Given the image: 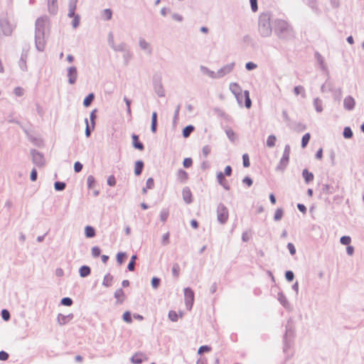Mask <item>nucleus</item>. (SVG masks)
I'll return each mask as SVG.
<instances>
[{
    "instance_id": "nucleus-1",
    "label": "nucleus",
    "mask_w": 364,
    "mask_h": 364,
    "mask_svg": "<svg viewBox=\"0 0 364 364\" xmlns=\"http://www.w3.org/2000/svg\"><path fill=\"white\" fill-rule=\"evenodd\" d=\"M274 32L277 38L284 42H291L296 38L292 26L287 21L277 18L274 21Z\"/></svg>"
},
{
    "instance_id": "nucleus-2",
    "label": "nucleus",
    "mask_w": 364,
    "mask_h": 364,
    "mask_svg": "<svg viewBox=\"0 0 364 364\" xmlns=\"http://www.w3.org/2000/svg\"><path fill=\"white\" fill-rule=\"evenodd\" d=\"M259 33L262 37H268L272 34V26L271 24V14L262 13L258 19Z\"/></svg>"
},
{
    "instance_id": "nucleus-3",
    "label": "nucleus",
    "mask_w": 364,
    "mask_h": 364,
    "mask_svg": "<svg viewBox=\"0 0 364 364\" xmlns=\"http://www.w3.org/2000/svg\"><path fill=\"white\" fill-rule=\"evenodd\" d=\"M294 338V328L291 323V319L287 321L285 326V333L283 336V351L287 354L291 348Z\"/></svg>"
},
{
    "instance_id": "nucleus-4",
    "label": "nucleus",
    "mask_w": 364,
    "mask_h": 364,
    "mask_svg": "<svg viewBox=\"0 0 364 364\" xmlns=\"http://www.w3.org/2000/svg\"><path fill=\"white\" fill-rule=\"evenodd\" d=\"M35 46L39 52H43L45 50V30L35 29Z\"/></svg>"
},
{
    "instance_id": "nucleus-5",
    "label": "nucleus",
    "mask_w": 364,
    "mask_h": 364,
    "mask_svg": "<svg viewBox=\"0 0 364 364\" xmlns=\"http://www.w3.org/2000/svg\"><path fill=\"white\" fill-rule=\"evenodd\" d=\"M290 151H291V147H290L289 144H286L284 146L282 156L280 159L279 164L276 167L277 171H283L286 169V168L289 162Z\"/></svg>"
},
{
    "instance_id": "nucleus-6",
    "label": "nucleus",
    "mask_w": 364,
    "mask_h": 364,
    "mask_svg": "<svg viewBox=\"0 0 364 364\" xmlns=\"http://www.w3.org/2000/svg\"><path fill=\"white\" fill-rule=\"evenodd\" d=\"M184 301L186 309L191 311L195 301V293L191 287H187L183 289Z\"/></svg>"
},
{
    "instance_id": "nucleus-7",
    "label": "nucleus",
    "mask_w": 364,
    "mask_h": 364,
    "mask_svg": "<svg viewBox=\"0 0 364 364\" xmlns=\"http://www.w3.org/2000/svg\"><path fill=\"white\" fill-rule=\"evenodd\" d=\"M229 217V210L228 208L223 203H220L217 207V220L221 225L227 223Z\"/></svg>"
},
{
    "instance_id": "nucleus-8",
    "label": "nucleus",
    "mask_w": 364,
    "mask_h": 364,
    "mask_svg": "<svg viewBox=\"0 0 364 364\" xmlns=\"http://www.w3.org/2000/svg\"><path fill=\"white\" fill-rule=\"evenodd\" d=\"M152 83L154 92L159 97H163L165 96V90L164 89L162 82H161V76L159 74H154L152 77Z\"/></svg>"
},
{
    "instance_id": "nucleus-9",
    "label": "nucleus",
    "mask_w": 364,
    "mask_h": 364,
    "mask_svg": "<svg viewBox=\"0 0 364 364\" xmlns=\"http://www.w3.org/2000/svg\"><path fill=\"white\" fill-rule=\"evenodd\" d=\"M15 26L11 24L7 17L0 18V30L5 36H11Z\"/></svg>"
},
{
    "instance_id": "nucleus-10",
    "label": "nucleus",
    "mask_w": 364,
    "mask_h": 364,
    "mask_svg": "<svg viewBox=\"0 0 364 364\" xmlns=\"http://www.w3.org/2000/svg\"><path fill=\"white\" fill-rule=\"evenodd\" d=\"M30 154L32 157V162L38 167H42L45 165L46 160L44 154L36 150V149H31Z\"/></svg>"
},
{
    "instance_id": "nucleus-11",
    "label": "nucleus",
    "mask_w": 364,
    "mask_h": 364,
    "mask_svg": "<svg viewBox=\"0 0 364 364\" xmlns=\"http://www.w3.org/2000/svg\"><path fill=\"white\" fill-rule=\"evenodd\" d=\"M77 9V6L75 7H68V17L70 18H73L72 21V27L74 29H76L79 27L80 24V15L75 13V11Z\"/></svg>"
},
{
    "instance_id": "nucleus-12",
    "label": "nucleus",
    "mask_w": 364,
    "mask_h": 364,
    "mask_svg": "<svg viewBox=\"0 0 364 364\" xmlns=\"http://www.w3.org/2000/svg\"><path fill=\"white\" fill-rule=\"evenodd\" d=\"M229 89L231 92L235 95L237 103L242 105V88L237 82H231L229 85Z\"/></svg>"
},
{
    "instance_id": "nucleus-13",
    "label": "nucleus",
    "mask_w": 364,
    "mask_h": 364,
    "mask_svg": "<svg viewBox=\"0 0 364 364\" xmlns=\"http://www.w3.org/2000/svg\"><path fill=\"white\" fill-rule=\"evenodd\" d=\"M29 47L28 46H24L22 49L21 58L18 60V66L22 71H27L26 60L28 58Z\"/></svg>"
},
{
    "instance_id": "nucleus-14",
    "label": "nucleus",
    "mask_w": 364,
    "mask_h": 364,
    "mask_svg": "<svg viewBox=\"0 0 364 364\" xmlns=\"http://www.w3.org/2000/svg\"><path fill=\"white\" fill-rule=\"evenodd\" d=\"M67 77H68V83L70 85L75 84L77 79V69L75 66L72 65L67 69Z\"/></svg>"
},
{
    "instance_id": "nucleus-15",
    "label": "nucleus",
    "mask_w": 364,
    "mask_h": 364,
    "mask_svg": "<svg viewBox=\"0 0 364 364\" xmlns=\"http://www.w3.org/2000/svg\"><path fill=\"white\" fill-rule=\"evenodd\" d=\"M149 359L147 355L141 352L138 351L135 353L131 358H130V362L132 364H141L144 361H146Z\"/></svg>"
},
{
    "instance_id": "nucleus-16",
    "label": "nucleus",
    "mask_w": 364,
    "mask_h": 364,
    "mask_svg": "<svg viewBox=\"0 0 364 364\" xmlns=\"http://www.w3.org/2000/svg\"><path fill=\"white\" fill-rule=\"evenodd\" d=\"M235 66V63L232 62L220 68L217 72L218 79L222 78L225 75L230 73L233 70Z\"/></svg>"
},
{
    "instance_id": "nucleus-17",
    "label": "nucleus",
    "mask_w": 364,
    "mask_h": 364,
    "mask_svg": "<svg viewBox=\"0 0 364 364\" xmlns=\"http://www.w3.org/2000/svg\"><path fill=\"white\" fill-rule=\"evenodd\" d=\"M74 318L73 314H69L68 315H64L61 313H59L57 315V322L60 326H65L68 324L73 318Z\"/></svg>"
},
{
    "instance_id": "nucleus-18",
    "label": "nucleus",
    "mask_w": 364,
    "mask_h": 364,
    "mask_svg": "<svg viewBox=\"0 0 364 364\" xmlns=\"http://www.w3.org/2000/svg\"><path fill=\"white\" fill-rule=\"evenodd\" d=\"M183 199L186 204H191L193 202V196L189 187H184L182 190Z\"/></svg>"
},
{
    "instance_id": "nucleus-19",
    "label": "nucleus",
    "mask_w": 364,
    "mask_h": 364,
    "mask_svg": "<svg viewBox=\"0 0 364 364\" xmlns=\"http://www.w3.org/2000/svg\"><path fill=\"white\" fill-rule=\"evenodd\" d=\"M277 300L285 309L289 310L291 309V304L283 291H280L278 292Z\"/></svg>"
},
{
    "instance_id": "nucleus-20",
    "label": "nucleus",
    "mask_w": 364,
    "mask_h": 364,
    "mask_svg": "<svg viewBox=\"0 0 364 364\" xmlns=\"http://www.w3.org/2000/svg\"><path fill=\"white\" fill-rule=\"evenodd\" d=\"M355 100L351 95H348L344 98L343 107L348 111H351L355 108Z\"/></svg>"
},
{
    "instance_id": "nucleus-21",
    "label": "nucleus",
    "mask_w": 364,
    "mask_h": 364,
    "mask_svg": "<svg viewBox=\"0 0 364 364\" xmlns=\"http://www.w3.org/2000/svg\"><path fill=\"white\" fill-rule=\"evenodd\" d=\"M222 127L224 129V131L227 135V137L232 143H235L236 141L238 140V136H237V133H235L231 127H230L228 126H225V127L223 126Z\"/></svg>"
},
{
    "instance_id": "nucleus-22",
    "label": "nucleus",
    "mask_w": 364,
    "mask_h": 364,
    "mask_svg": "<svg viewBox=\"0 0 364 364\" xmlns=\"http://www.w3.org/2000/svg\"><path fill=\"white\" fill-rule=\"evenodd\" d=\"M132 146L134 149H137L139 151L144 150V144L139 140V135L133 133L132 134Z\"/></svg>"
},
{
    "instance_id": "nucleus-23",
    "label": "nucleus",
    "mask_w": 364,
    "mask_h": 364,
    "mask_svg": "<svg viewBox=\"0 0 364 364\" xmlns=\"http://www.w3.org/2000/svg\"><path fill=\"white\" fill-rule=\"evenodd\" d=\"M114 297L116 299V304H123L126 299V294L123 289H117L114 293Z\"/></svg>"
},
{
    "instance_id": "nucleus-24",
    "label": "nucleus",
    "mask_w": 364,
    "mask_h": 364,
    "mask_svg": "<svg viewBox=\"0 0 364 364\" xmlns=\"http://www.w3.org/2000/svg\"><path fill=\"white\" fill-rule=\"evenodd\" d=\"M216 178H217L218 183L220 186H222L225 190L229 191L230 189V186L228 183L227 180L225 178V176H223V173L222 171L217 172Z\"/></svg>"
},
{
    "instance_id": "nucleus-25",
    "label": "nucleus",
    "mask_w": 364,
    "mask_h": 364,
    "mask_svg": "<svg viewBox=\"0 0 364 364\" xmlns=\"http://www.w3.org/2000/svg\"><path fill=\"white\" fill-rule=\"evenodd\" d=\"M177 179L181 183H186L188 180L189 175L187 171L183 168H179L176 173Z\"/></svg>"
},
{
    "instance_id": "nucleus-26",
    "label": "nucleus",
    "mask_w": 364,
    "mask_h": 364,
    "mask_svg": "<svg viewBox=\"0 0 364 364\" xmlns=\"http://www.w3.org/2000/svg\"><path fill=\"white\" fill-rule=\"evenodd\" d=\"M287 126L292 130L301 132L306 129V126L301 122H291V124H287Z\"/></svg>"
},
{
    "instance_id": "nucleus-27",
    "label": "nucleus",
    "mask_w": 364,
    "mask_h": 364,
    "mask_svg": "<svg viewBox=\"0 0 364 364\" xmlns=\"http://www.w3.org/2000/svg\"><path fill=\"white\" fill-rule=\"evenodd\" d=\"M48 18L47 16H41L36 20L35 29L45 30L46 23L48 21Z\"/></svg>"
},
{
    "instance_id": "nucleus-28",
    "label": "nucleus",
    "mask_w": 364,
    "mask_h": 364,
    "mask_svg": "<svg viewBox=\"0 0 364 364\" xmlns=\"http://www.w3.org/2000/svg\"><path fill=\"white\" fill-rule=\"evenodd\" d=\"M144 168V162L141 159L136 160L134 162V175L136 176H139L142 173Z\"/></svg>"
},
{
    "instance_id": "nucleus-29",
    "label": "nucleus",
    "mask_w": 364,
    "mask_h": 364,
    "mask_svg": "<svg viewBox=\"0 0 364 364\" xmlns=\"http://www.w3.org/2000/svg\"><path fill=\"white\" fill-rule=\"evenodd\" d=\"M301 175L306 184H309L314 179V173L309 171L308 168L303 169Z\"/></svg>"
},
{
    "instance_id": "nucleus-30",
    "label": "nucleus",
    "mask_w": 364,
    "mask_h": 364,
    "mask_svg": "<svg viewBox=\"0 0 364 364\" xmlns=\"http://www.w3.org/2000/svg\"><path fill=\"white\" fill-rule=\"evenodd\" d=\"M57 2L58 0H48V10L52 15H55L58 12V6Z\"/></svg>"
},
{
    "instance_id": "nucleus-31",
    "label": "nucleus",
    "mask_w": 364,
    "mask_h": 364,
    "mask_svg": "<svg viewBox=\"0 0 364 364\" xmlns=\"http://www.w3.org/2000/svg\"><path fill=\"white\" fill-rule=\"evenodd\" d=\"M84 234L86 238H93L96 236V230L93 226L87 225L85 227Z\"/></svg>"
},
{
    "instance_id": "nucleus-32",
    "label": "nucleus",
    "mask_w": 364,
    "mask_h": 364,
    "mask_svg": "<svg viewBox=\"0 0 364 364\" xmlns=\"http://www.w3.org/2000/svg\"><path fill=\"white\" fill-rule=\"evenodd\" d=\"M158 127V114L156 111L151 114V132L153 134H156Z\"/></svg>"
},
{
    "instance_id": "nucleus-33",
    "label": "nucleus",
    "mask_w": 364,
    "mask_h": 364,
    "mask_svg": "<svg viewBox=\"0 0 364 364\" xmlns=\"http://www.w3.org/2000/svg\"><path fill=\"white\" fill-rule=\"evenodd\" d=\"M78 272L80 277L85 278L90 275L91 268L88 265L83 264L79 268Z\"/></svg>"
},
{
    "instance_id": "nucleus-34",
    "label": "nucleus",
    "mask_w": 364,
    "mask_h": 364,
    "mask_svg": "<svg viewBox=\"0 0 364 364\" xmlns=\"http://www.w3.org/2000/svg\"><path fill=\"white\" fill-rule=\"evenodd\" d=\"M95 95L94 92H90L83 100L82 105L85 107H89L95 100Z\"/></svg>"
},
{
    "instance_id": "nucleus-35",
    "label": "nucleus",
    "mask_w": 364,
    "mask_h": 364,
    "mask_svg": "<svg viewBox=\"0 0 364 364\" xmlns=\"http://www.w3.org/2000/svg\"><path fill=\"white\" fill-rule=\"evenodd\" d=\"M337 188H338V186L334 187L331 184H323V187H322L321 195V194H326V195L332 194L336 191Z\"/></svg>"
},
{
    "instance_id": "nucleus-36",
    "label": "nucleus",
    "mask_w": 364,
    "mask_h": 364,
    "mask_svg": "<svg viewBox=\"0 0 364 364\" xmlns=\"http://www.w3.org/2000/svg\"><path fill=\"white\" fill-rule=\"evenodd\" d=\"M200 71L203 74L208 75L210 78L218 79L217 73H215L214 71L210 70L208 68H207L204 65H200Z\"/></svg>"
},
{
    "instance_id": "nucleus-37",
    "label": "nucleus",
    "mask_w": 364,
    "mask_h": 364,
    "mask_svg": "<svg viewBox=\"0 0 364 364\" xmlns=\"http://www.w3.org/2000/svg\"><path fill=\"white\" fill-rule=\"evenodd\" d=\"M313 105L316 112L321 113L323 112V101L319 97L314 99Z\"/></svg>"
},
{
    "instance_id": "nucleus-38",
    "label": "nucleus",
    "mask_w": 364,
    "mask_h": 364,
    "mask_svg": "<svg viewBox=\"0 0 364 364\" xmlns=\"http://www.w3.org/2000/svg\"><path fill=\"white\" fill-rule=\"evenodd\" d=\"M195 129L196 128L193 124H188L183 127L182 129L183 137L185 139L188 138Z\"/></svg>"
},
{
    "instance_id": "nucleus-39",
    "label": "nucleus",
    "mask_w": 364,
    "mask_h": 364,
    "mask_svg": "<svg viewBox=\"0 0 364 364\" xmlns=\"http://www.w3.org/2000/svg\"><path fill=\"white\" fill-rule=\"evenodd\" d=\"M28 140L37 147L41 148L44 146L43 140L35 136H29Z\"/></svg>"
},
{
    "instance_id": "nucleus-40",
    "label": "nucleus",
    "mask_w": 364,
    "mask_h": 364,
    "mask_svg": "<svg viewBox=\"0 0 364 364\" xmlns=\"http://www.w3.org/2000/svg\"><path fill=\"white\" fill-rule=\"evenodd\" d=\"M113 279L114 277L111 274L107 273L105 275L102 284L107 288L110 287L112 285Z\"/></svg>"
},
{
    "instance_id": "nucleus-41",
    "label": "nucleus",
    "mask_w": 364,
    "mask_h": 364,
    "mask_svg": "<svg viewBox=\"0 0 364 364\" xmlns=\"http://www.w3.org/2000/svg\"><path fill=\"white\" fill-rule=\"evenodd\" d=\"M128 255L125 252H119L116 255V260L119 265H122L127 259Z\"/></svg>"
},
{
    "instance_id": "nucleus-42",
    "label": "nucleus",
    "mask_w": 364,
    "mask_h": 364,
    "mask_svg": "<svg viewBox=\"0 0 364 364\" xmlns=\"http://www.w3.org/2000/svg\"><path fill=\"white\" fill-rule=\"evenodd\" d=\"M183 316L182 312H179V314L174 310H170L168 314V319L172 322H176L178 320L179 317Z\"/></svg>"
},
{
    "instance_id": "nucleus-43",
    "label": "nucleus",
    "mask_w": 364,
    "mask_h": 364,
    "mask_svg": "<svg viewBox=\"0 0 364 364\" xmlns=\"http://www.w3.org/2000/svg\"><path fill=\"white\" fill-rule=\"evenodd\" d=\"M85 122L86 124L85 135L87 138H89L91 136L92 132L95 130V125L91 124L90 126L87 118L85 119Z\"/></svg>"
},
{
    "instance_id": "nucleus-44",
    "label": "nucleus",
    "mask_w": 364,
    "mask_h": 364,
    "mask_svg": "<svg viewBox=\"0 0 364 364\" xmlns=\"http://www.w3.org/2000/svg\"><path fill=\"white\" fill-rule=\"evenodd\" d=\"M284 215V209L282 208H277L274 212L273 220L276 222L279 221L282 219Z\"/></svg>"
},
{
    "instance_id": "nucleus-45",
    "label": "nucleus",
    "mask_w": 364,
    "mask_h": 364,
    "mask_svg": "<svg viewBox=\"0 0 364 364\" xmlns=\"http://www.w3.org/2000/svg\"><path fill=\"white\" fill-rule=\"evenodd\" d=\"M137 258H138V256L136 254H134L132 255L130 260L127 266V271H129V272L134 271V269H135L134 263H135V261L137 259Z\"/></svg>"
},
{
    "instance_id": "nucleus-46",
    "label": "nucleus",
    "mask_w": 364,
    "mask_h": 364,
    "mask_svg": "<svg viewBox=\"0 0 364 364\" xmlns=\"http://www.w3.org/2000/svg\"><path fill=\"white\" fill-rule=\"evenodd\" d=\"M294 93L295 95H301L303 98L306 97L305 89L302 85H296L294 87Z\"/></svg>"
},
{
    "instance_id": "nucleus-47",
    "label": "nucleus",
    "mask_w": 364,
    "mask_h": 364,
    "mask_svg": "<svg viewBox=\"0 0 364 364\" xmlns=\"http://www.w3.org/2000/svg\"><path fill=\"white\" fill-rule=\"evenodd\" d=\"M311 139V134L307 132L302 136L301 141V147L305 149L309 143Z\"/></svg>"
},
{
    "instance_id": "nucleus-48",
    "label": "nucleus",
    "mask_w": 364,
    "mask_h": 364,
    "mask_svg": "<svg viewBox=\"0 0 364 364\" xmlns=\"http://www.w3.org/2000/svg\"><path fill=\"white\" fill-rule=\"evenodd\" d=\"M122 318V320L127 323H131L133 321V314L128 310L123 313Z\"/></svg>"
},
{
    "instance_id": "nucleus-49",
    "label": "nucleus",
    "mask_w": 364,
    "mask_h": 364,
    "mask_svg": "<svg viewBox=\"0 0 364 364\" xmlns=\"http://www.w3.org/2000/svg\"><path fill=\"white\" fill-rule=\"evenodd\" d=\"M244 97H245V107L247 109H250L252 107V100L250 97V92L248 90H244L243 92Z\"/></svg>"
},
{
    "instance_id": "nucleus-50",
    "label": "nucleus",
    "mask_w": 364,
    "mask_h": 364,
    "mask_svg": "<svg viewBox=\"0 0 364 364\" xmlns=\"http://www.w3.org/2000/svg\"><path fill=\"white\" fill-rule=\"evenodd\" d=\"M97 185L95 178L92 175H90L87 178V186L88 189L94 188Z\"/></svg>"
},
{
    "instance_id": "nucleus-51",
    "label": "nucleus",
    "mask_w": 364,
    "mask_h": 364,
    "mask_svg": "<svg viewBox=\"0 0 364 364\" xmlns=\"http://www.w3.org/2000/svg\"><path fill=\"white\" fill-rule=\"evenodd\" d=\"M343 136L346 139H352L353 132L350 127H345L343 130Z\"/></svg>"
},
{
    "instance_id": "nucleus-52",
    "label": "nucleus",
    "mask_w": 364,
    "mask_h": 364,
    "mask_svg": "<svg viewBox=\"0 0 364 364\" xmlns=\"http://www.w3.org/2000/svg\"><path fill=\"white\" fill-rule=\"evenodd\" d=\"M277 141V137L274 134H270L267 139V146L272 148L275 146Z\"/></svg>"
},
{
    "instance_id": "nucleus-53",
    "label": "nucleus",
    "mask_w": 364,
    "mask_h": 364,
    "mask_svg": "<svg viewBox=\"0 0 364 364\" xmlns=\"http://www.w3.org/2000/svg\"><path fill=\"white\" fill-rule=\"evenodd\" d=\"M66 188V183L64 181H56L54 183V189L55 191H63Z\"/></svg>"
},
{
    "instance_id": "nucleus-54",
    "label": "nucleus",
    "mask_w": 364,
    "mask_h": 364,
    "mask_svg": "<svg viewBox=\"0 0 364 364\" xmlns=\"http://www.w3.org/2000/svg\"><path fill=\"white\" fill-rule=\"evenodd\" d=\"M161 279L158 277H153L151 279V285L154 289H157L161 285Z\"/></svg>"
},
{
    "instance_id": "nucleus-55",
    "label": "nucleus",
    "mask_w": 364,
    "mask_h": 364,
    "mask_svg": "<svg viewBox=\"0 0 364 364\" xmlns=\"http://www.w3.org/2000/svg\"><path fill=\"white\" fill-rule=\"evenodd\" d=\"M113 11L111 9H105L102 11V17L105 21H109L112 18Z\"/></svg>"
},
{
    "instance_id": "nucleus-56",
    "label": "nucleus",
    "mask_w": 364,
    "mask_h": 364,
    "mask_svg": "<svg viewBox=\"0 0 364 364\" xmlns=\"http://www.w3.org/2000/svg\"><path fill=\"white\" fill-rule=\"evenodd\" d=\"M212 350V347L209 345H203L200 346L198 350V355H201L205 353H209Z\"/></svg>"
},
{
    "instance_id": "nucleus-57",
    "label": "nucleus",
    "mask_w": 364,
    "mask_h": 364,
    "mask_svg": "<svg viewBox=\"0 0 364 364\" xmlns=\"http://www.w3.org/2000/svg\"><path fill=\"white\" fill-rule=\"evenodd\" d=\"M315 58L317 60V62L318 63V64L321 65V68L322 70H326V67L324 64V58L323 57L318 53V52H316L315 53Z\"/></svg>"
},
{
    "instance_id": "nucleus-58",
    "label": "nucleus",
    "mask_w": 364,
    "mask_h": 364,
    "mask_svg": "<svg viewBox=\"0 0 364 364\" xmlns=\"http://www.w3.org/2000/svg\"><path fill=\"white\" fill-rule=\"evenodd\" d=\"M169 216V210L167 208H163L160 213V220L163 223L167 221Z\"/></svg>"
},
{
    "instance_id": "nucleus-59",
    "label": "nucleus",
    "mask_w": 364,
    "mask_h": 364,
    "mask_svg": "<svg viewBox=\"0 0 364 364\" xmlns=\"http://www.w3.org/2000/svg\"><path fill=\"white\" fill-rule=\"evenodd\" d=\"M73 304V300L68 296H65L61 299L60 304L65 306H70Z\"/></svg>"
},
{
    "instance_id": "nucleus-60",
    "label": "nucleus",
    "mask_w": 364,
    "mask_h": 364,
    "mask_svg": "<svg viewBox=\"0 0 364 364\" xmlns=\"http://www.w3.org/2000/svg\"><path fill=\"white\" fill-rule=\"evenodd\" d=\"M181 267L178 263H173L171 269L172 274L175 278H178L180 274Z\"/></svg>"
},
{
    "instance_id": "nucleus-61",
    "label": "nucleus",
    "mask_w": 364,
    "mask_h": 364,
    "mask_svg": "<svg viewBox=\"0 0 364 364\" xmlns=\"http://www.w3.org/2000/svg\"><path fill=\"white\" fill-rule=\"evenodd\" d=\"M127 48V45L125 43H121L120 44H119L117 46L115 45L112 49L117 52L124 53L125 51H127L128 50Z\"/></svg>"
},
{
    "instance_id": "nucleus-62",
    "label": "nucleus",
    "mask_w": 364,
    "mask_h": 364,
    "mask_svg": "<svg viewBox=\"0 0 364 364\" xmlns=\"http://www.w3.org/2000/svg\"><path fill=\"white\" fill-rule=\"evenodd\" d=\"M132 58V53L129 50L125 51L123 54L124 64L128 65L130 60Z\"/></svg>"
},
{
    "instance_id": "nucleus-63",
    "label": "nucleus",
    "mask_w": 364,
    "mask_h": 364,
    "mask_svg": "<svg viewBox=\"0 0 364 364\" xmlns=\"http://www.w3.org/2000/svg\"><path fill=\"white\" fill-rule=\"evenodd\" d=\"M1 314V318L4 321H8L11 318V314H10L9 311L8 309H3L1 311V314Z\"/></svg>"
},
{
    "instance_id": "nucleus-64",
    "label": "nucleus",
    "mask_w": 364,
    "mask_h": 364,
    "mask_svg": "<svg viewBox=\"0 0 364 364\" xmlns=\"http://www.w3.org/2000/svg\"><path fill=\"white\" fill-rule=\"evenodd\" d=\"M101 249L98 246H93L91 249V255L94 258L99 257L101 255Z\"/></svg>"
}]
</instances>
